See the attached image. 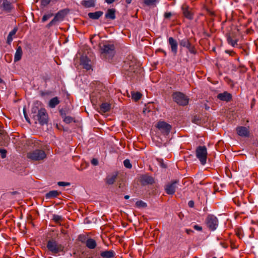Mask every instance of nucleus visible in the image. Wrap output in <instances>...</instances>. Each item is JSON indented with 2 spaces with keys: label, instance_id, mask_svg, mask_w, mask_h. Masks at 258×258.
Listing matches in <instances>:
<instances>
[{
  "label": "nucleus",
  "instance_id": "f257e3e1",
  "mask_svg": "<svg viewBox=\"0 0 258 258\" xmlns=\"http://www.w3.org/2000/svg\"><path fill=\"white\" fill-rule=\"evenodd\" d=\"M101 56L102 58L109 60L111 59L115 54V46L112 44L105 43L102 45H99Z\"/></svg>",
  "mask_w": 258,
  "mask_h": 258
},
{
  "label": "nucleus",
  "instance_id": "f03ea898",
  "mask_svg": "<svg viewBox=\"0 0 258 258\" xmlns=\"http://www.w3.org/2000/svg\"><path fill=\"white\" fill-rule=\"evenodd\" d=\"M46 247L53 255H56L60 252H64V246L61 244H59L53 238H51L48 240Z\"/></svg>",
  "mask_w": 258,
  "mask_h": 258
},
{
  "label": "nucleus",
  "instance_id": "7ed1b4c3",
  "mask_svg": "<svg viewBox=\"0 0 258 258\" xmlns=\"http://www.w3.org/2000/svg\"><path fill=\"white\" fill-rule=\"evenodd\" d=\"M173 100L180 106H186L188 104L189 98L184 94L180 92H175L172 95Z\"/></svg>",
  "mask_w": 258,
  "mask_h": 258
},
{
  "label": "nucleus",
  "instance_id": "20e7f679",
  "mask_svg": "<svg viewBox=\"0 0 258 258\" xmlns=\"http://www.w3.org/2000/svg\"><path fill=\"white\" fill-rule=\"evenodd\" d=\"M33 118L35 120L38 121L41 125L46 124L48 123V114L44 108L40 109L36 114L33 115ZM35 123H37V122L35 121Z\"/></svg>",
  "mask_w": 258,
  "mask_h": 258
},
{
  "label": "nucleus",
  "instance_id": "39448f33",
  "mask_svg": "<svg viewBox=\"0 0 258 258\" xmlns=\"http://www.w3.org/2000/svg\"><path fill=\"white\" fill-rule=\"evenodd\" d=\"M27 157L33 161H41L46 157V154L44 151L36 149L28 153Z\"/></svg>",
  "mask_w": 258,
  "mask_h": 258
},
{
  "label": "nucleus",
  "instance_id": "423d86ee",
  "mask_svg": "<svg viewBox=\"0 0 258 258\" xmlns=\"http://www.w3.org/2000/svg\"><path fill=\"white\" fill-rule=\"evenodd\" d=\"M197 158L200 160L202 165L206 164L207 158V150L205 146H198L196 151Z\"/></svg>",
  "mask_w": 258,
  "mask_h": 258
},
{
  "label": "nucleus",
  "instance_id": "0eeeda50",
  "mask_svg": "<svg viewBox=\"0 0 258 258\" xmlns=\"http://www.w3.org/2000/svg\"><path fill=\"white\" fill-rule=\"evenodd\" d=\"M69 11L68 9H63L58 11L55 14L54 18L47 25L46 27L49 28L53 25H56L57 22L63 20Z\"/></svg>",
  "mask_w": 258,
  "mask_h": 258
},
{
  "label": "nucleus",
  "instance_id": "6e6552de",
  "mask_svg": "<svg viewBox=\"0 0 258 258\" xmlns=\"http://www.w3.org/2000/svg\"><path fill=\"white\" fill-rule=\"evenodd\" d=\"M156 127L160 131V132L164 135L167 136L169 134L172 126L164 121H159Z\"/></svg>",
  "mask_w": 258,
  "mask_h": 258
},
{
  "label": "nucleus",
  "instance_id": "1a4fd4ad",
  "mask_svg": "<svg viewBox=\"0 0 258 258\" xmlns=\"http://www.w3.org/2000/svg\"><path fill=\"white\" fill-rule=\"evenodd\" d=\"M206 223L209 229L212 231L215 230L218 225V219L213 215H209L207 216Z\"/></svg>",
  "mask_w": 258,
  "mask_h": 258
},
{
  "label": "nucleus",
  "instance_id": "9d476101",
  "mask_svg": "<svg viewBox=\"0 0 258 258\" xmlns=\"http://www.w3.org/2000/svg\"><path fill=\"white\" fill-rule=\"evenodd\" d=\"M179 43L181 47L186 48L190 53L194 54L197 53L195 46L191 43L188 39L185 38L181 39L179 40Z\"/></svg>",
  "mask_w": 258,
  "mask_h": 258
},
{
  "label": "nucleus",
  "instance_id": "9b49d317",
  "mask_svg": "<svg viewBox=\"0 0 258 258\" xmlns=\"http://www.w3.org/2000/svg\"><path fill=\"white\" fill-rule=\"evenodd\" d=\"M179 181L178 179H175L171 181L170 182L168 183L165 186V190L168 195H173L179 185Z\"/></svg>",
  "mask_w": 258,
  "mask_h": 258
},
{
  "label": "nucleus",
  "instance_id": "f8f14e48",
  "mask_svg": "<svg viewBox=\"0 0 258 258\" xmlns=\"http://www.w3.org/2000/svg\"><path fill=\"white\" fill-rule=\"evenodd\" d=\"M140 181L143 185L152 184L155 180L153 177L147 174L142 175L140 176Z\"/></svg>",
  "mask_w": 258,
  "mask_h": 258
},
{
  "label": "nucleus",
  "instance_id": "ddd939ff",
  "mask_svg": "<svg viewBox=\"0 0 258 258\" xmlns=\"http://www.w3.org/2000/svg\"><path fill=\"white\" fill-rule=\"evenodd\" d=\"M181 9L183 15L186 18L189 20H192L193 19V13L191 10H190V8L186 4H183L182 6Z\"/></svg>",
  "mask_w": 258,
  "mask_h": 258
},
{
  "label": "nucleus",
  "instance_id": "4468645a",
  "mask_svg": "<svg viewBox=\"0 0 258 258\" xmlns=\"http://www.w3.org/2000/svg\"><path fill=\"white\" fill-rule=\"evenodd\" d=\"M236 132L237 134L243 137H248L249 135V131L248 127L245 126H238L236 127Z\"/></svg>",
  "mask_w": 258,
  "mask_h": 258
},
{
  "label": "nucleus",
  "instance_id": "2eb2a0df",
  "mask_svg": "<svg viewBox=\"0 0 258 258\" xmlns=\"http://www.w3.org/2000/svg\"><path fill=\"white\" fill-rule=\"evenodd\" d=\"M90 60L86 56L82 55L80 58V64L83 68L88 71L91 69V65L90 63Z\"/></svg>",
  "mask_w": 258,
  "mask_h": 258
},
{
  "label": "nucleus",
  "instance_id": "dca6fc26",
  "mask_svg": "<svg viewBox=\"0 0 258 258\" xmlns=\"http://www.w3.org/2000/svg\"><path fill=\"white\" fill-rule=\"evenodd\" d=\"M168 43L171 47V51L174 55L177 53L178 43L177 41L173 37H170L168 38Z\"/></svg>",
  "mask_w": 258,
  "mask_h": 258
},
{
  "label": "nucleus",
  "instance_id": "f3484780",
  "mask_svg": "<svg viewBox=\"0 0 258 258\" xmlns=\"http://www.w3.org/2000/svg\"><path fill=\"white\" fill-rule=\"evenodd\" d=\"M217 98L221 101L229 102L232 99V95L227 91L219 93L217 95Z\"/></svg>",
  "mask_w": 258,
  "mask_h": 258
},
{
  "label": "nucleus",
  "instance_id": "a211bd4d",
  "mask_svg": "<svg viewBox=\"0 0 258 258\" xmlns=\"http://www.w3.org/2000/svg\"><path fill=\"white\" fill-rule=\"evenodd\" d=\"M117 177V173H113L111 175H108L105 178V182L108 185L113 184L116 181Z\"/></svg>",
  "mask_w": 258,
  "mask_h": 258
},
{
  "label": "nucleus",
  "instance_id": "6ab92c4d",
  "mask_svg": "<svg viewBox=\"0 0 258 258\" xmlns=\"http://www.w3.org/2000/svg\"><path fill=\"white\" fill-rule=\"evenodd\" d=\"M2 7L3 8V10L7 12H10L13 8L12 3L8 0L4 1Z\"/></svg>",
  "mask_w": 258,
  "mask_h": 258
},
{
  "label": "nucleus",
  "instance_id": "aec40b11",
  "mask_svg": "<svg viewBox=\"0 0 258 258\" xmlns=\"http://www.w3.org/2000/svg\"><path fill=\"white\" fill-rule=\"evenodd\" d=\"M81 4L85 8L94 7L95 6V0H83L81 2Z\"/></svg>",
  "mask_w": 258,
  "mask_h": 258
},
{
  "label": "nucleus",
  "instance_id": "412c9836",
  "mask_svg": "<svg viewBox=\"0 0 258 258\" xmlns=\"http://www.w3.org/2000/svg\"><path fill=\"white\" fill-rule=\"evenodd\" d=\"M115 252L112 250H106L101 252L100 256L102 258H113Z\"/></svg>",
  "mask_w": 258,
  "mask_h": 258
},
{
  "label": "nucleus",
  "instance_id": "4be33fe9",
  "mask_svg": "<svg viewBox=\"0 0 258 258\" xmlns=\"http://www.w3.org/2000/svg\"><path fill=\"white\" fill-rule=\"evenodd\" d=\"M115 10L114 9H109L105 14V17L106 19L114 20L115 19Z\"/></svg>",
  "mask_w": 258,
  "mask_h": 258
},
{
  "label": "nucleus",
  "instance_id": "5701e85b",
  "mask_svg": "<svg viewBox=\"0 0 258 258\" xmlns=\"http://www.w3.org/2000/svg\"><path fill=\"white\" fill-rule=\"evenodd\" d=\"M103 14L102 11H97L94 13H89L88 15L89 18L93 20H97Z\"/></svg>",
  "mask_w": 258,
  "mask_h": 258
},
{
  "label": "nucleus",
  "instance_id": "b1692460",
  "mask_svg": "<svg viewBox=\"0 0 258 258\" xmlns=\"http://www.w3.org/2000/svg\"><path fill=\"white\" fill-rule=\"evenodd\" d=\"M23 51L22 48L20 46H18L17 48L16 52L15 54L14 61L17 62L19 61L22 57Z\"/></svg>",
  "mask_w": 258,
  "mask_h": 258
},
{
  "label": "nucleus",
  "instance_id": "393cba45",
  "mask_svg": "<svg viewBox=\"0 0 258 258\" xmlns=\"http://www.w3.org/2000/svg\"><path fill=\"white\" fill-rule=\"evenodd\" d=\"M60 192L57 190H51L45 194L46 199H51L56 198L59 195Z\"/></svg>",
  "mask_w": 258,
  "mask_h": 258
},
{
  "label": "nucleus",
  "instance_id": "a878e982",
  "mask_svg": "<svg viewBox=\"0 0 258 258\" xmlns=\"http://www.w3.org/2000/svg\"><path fill=\"white\" fill-rule=\"evenodd\" d=\"M86 246L90 249H94L96 246V242L92 238H88L86 241Z\"/></svg>",
  "mask_w": 258,
  "mask_h": 258
},
{
  "label": "nucleus",
  "instance_id": "bb28decb",
  "mask_svg": "<svg viewBox=\"0 0 258 258\" xmlns=\"http://www.w3.org/2000/svg\"><path fill=\"white\" fill-rule=\"evenodd\" d=\"M110 104L107 103V102H104L102 103L100 105V110L102 112H106L108 111H109L110 109Z\"/></svg>",
  "mask_w": 258,
  "mask_h": 258
},
{
  "label": "nucleus",
  "instance_id": "cd10ccee",
  "mask_svg": "<svg viewBox=\"0 0 258 258\" xmlns=\"http://www.w3.org/2000/svg\"><path fill=\"white\" fill-rule=\"evenodd\" d=\"M60 101L57 97H53L51 99L49 102V106L50 108H54L55 106L59 103Z\"/></svg>",
  "mask_w": 258,
  "mask_h": 258
},
{
  "label": "nucleus",
  "instance_id": "c85d7f7f",
  "mask_svg": "<svg viewBox=\"0 0 258 258\" xmlns=\"http://www.w3.org/2000/svg\"><path fill=\"white\" fill-rule=\"evenodd\" d=\"M132 98L135 101H137L140 100L142 96V94L139 92H132Z\"/></svg>",
  "mask_w": 258,
  "mask_h": 258
},
{
  "label": "nucleus",
  "instance_id": "c756f323",
  "mask_svg": "<svg viewBox=\"0 0 258 258\" xmlns=\"http://www.w3.org/2000/svg\"><path fill=\"white\" fill-rule=\"evenodd\" d=\"M227 37V40L228 41V43L230 44H231L232 46H235L236 44H237V40H233L230 34H227L226 35Z\"/></svg>",
  "mask_w": 258,
  "mask_h": 258
},
{
  "label": "nucleus",
  "instance_id": "7c9ffc66",
  "mask_svg": "<svg viewBox=\"0 0 258 258\" xmlns=\"http://www.w3.org/2000/svg\"><path fill=\"white\" fill-rule=\"evenodd\" d=\"M136 205L139 208H146L147 206V204L142 201H137Z\"/></svg>",
  "mask_w": 258,
  "mask_h": 258
},
{
  "label": "nucleus",
  "instance_id": "2f4dec72",
  "mask_svg": "<svg viewBox=\"0 0 258 258\" xmlns=\"http://www.w3.org/2000/svg\"><path fill=\"white\" fill-rule=\"evenodd\" d=\"M52 16H53L52 13L45 14L42 18V22H44L46 21L47 20H48L49 18H50Z\"/></svg>",
  "mask_w": 258,
  "mask_h": 258
},
{
  "label": "nucleus",
  "instance_id": "473e14b6",
  "mask_svg": "<svg viewBox=\"0 0 258 258\" xmlns=\"http://www.w3.org/2000/svg\"><path fill=\"white\" fill-rule=\"evenodd\" d=\"M123 165L126 168L128 169L131 168L132 167V165L128 159H125V160H124Z\"/></svg>",
  "mask_w": 258,
  "mask_h": 258
},
{
  "label": "nucleus",
  "instance_id": "72a5a7b5",
  "mask_svg": "<svg viewBox=\"0 0 258 258\" xmlns=\"http://www.w3.org/2000/svg\"><path fill=\"white\" fill-rule=\"evenodd\" d=\"M73 118L70 116H65L63 118V121L66 123H71L72 122H73Z\"/></svg>",
  "mask_w": 258,
  "mask_h": 258
},
{
  "label": "nucleus",
  "instance_id": "f704fd0d",
  "mask_svg": "<svg viewBox=\"0 0 258 258\" xmlns=\"http://www.w3.org/2000/svg\"><path fill=\"white\" fill-rule=\"evenodd\" d=\"M192 122L195 124H199L201 123V119L199 116H195L192 119Z\"/></svg>",
  "mask_w": 258,
  "mask_h": 258
},
{
  "label": "nucleus",
  "instance_id": "c9c22d12",
  "mask_svg": "<svg viewBox=\"0 0 258 258\" xmlns=\"http://www.w3.org/2000/svg\"><path fill=\"white\" fill-rule=\"evenodd\" d=\"M61 217L58 215H53L52 219L55 221V222L58 223L60 220L61 219Z\"/></svg>",
  "mask_w": 258,
  "mask_h": 258
},
{
  "label": "nucleus",
  "instance_id": "e433bc0d",
  "mask_svg": "<svg viewBox=\"0 0 258 258\" xmlns=\"http://www.w3.org/2000/svg\"><path fill=\"white\" fill-rule=\"evenodd\" d=\"M7 151L5 149H0V155L2 158L4 159L6 157Z\"/></svg>",
  "mask_w": 258,
  "mask_h": 258
},
{
  "label": "nucleus",
  "instance_id": "4c0bfd02",
  "mask_svg": "<svg viewBox=\"0 0 258 258\" xmlns=\"http://www.w3.org/2000/svg\"><path fill=\"white\" fill-rule=\"evenodd\" d=\"M157 0H144V3L147 6L153 5Z\"/></svg>",
  "mask_w": 258,
  "mask_h": 258
},
{
  "label": "nucleus",
  "instance_id": "58836bf2",
  "mask_svg": "<svg viewBox=\"0 0 258 258\" xmlns=\"http://www.w3.org/2000/svg\"><path fill=\"white\" fill-rule=\"evenodd\" d=\"M58 185L61 186H69L71 183L68 182L59 181L57 183Z\"/></svg>",
  "mask_w": 258,
  "mask_h": 258
},
{
  "label": "nucleus",
  "instance_id": "ea45409f",
  "mask_svg": "<svg viewBox=\"0 0 258 258\" xmlns=\"http://www.w3.org/2000/svg\"><path fill=\"white\" fill-rule=\"evenodd\" d=\"M51 0H41V5L45 7L47 6L50 2Z\"/></svg>",
  "mask_w": 258,
  "mask_h": 258
},
{
  "label": "nucleus",
  "instance_id": "a19ab883",
  "mask_svg": "<svg viewBox=\"0 0 258 258\" xmlns=\"http://www.w3.org/2000/svg\"><path fill=\"white\" fill-rule=\"evenodd\" d=\"M157 160L158 161L160 165L163 167V168H166V165L164 163L163 159H158Z\"/></svg>",
  "mask_w": 258,
  "mask_h": 258
},
{
  "label": "nucleus",
  "instance_id": "79ce46f5",
  "mask_svg": "<svg viewBox=\"0 0 258 258\" xmlns=\"http://www.w3.org/2000/svg\"><path fill=\"white\" fill-rule=\"evenodd\" d=\"M23 113H24V117L26 120V121L29 122V123H30V119L29 118L27 114V113H26V110L25 108H24L23 109Z\"/></svg>",
  "mask_w": 258,
  "mask_h": 258
},
{
  "label": "nucleus",
  "instance_id": "37998d69",
  "mask_svg": "<svg viewBox=\"0 0 258 258\" xmlns=\"http://www.w3.org/2000/svg\"><path fill=\"white\" fill-rule=\"evenodd\" d=\"M17 31V28H15L13 30H12L9 34V35L13 36V35H15Z\"/></svg>",
  "mask_w": 258,
  "mask_h": 258
},
{
  "label": "nucleus",
  "instance_id": "c03bdc74",
  "mask_svg": "<svg viewBox=\"0 0 258 258\" xmlns=\"http://www.w3.org/2000/svg\"><path fill=\"white\" fill-rule=\"evenodd\" d=\"M194 228L198 231H202V227L201 226H199L198 225H195L194 226Z\"/></svg>",
  "mask_w": 258,
  "mask_h": 258
},
{
  "label": "nucleus",
  "instance_id": "a18cd8bd",
  "mask_svg": "<svg viewBox=\"0 0 258 258\" xmlns=\"http://www.w3.org/2000/svg\"><path fill=\"white\" fill-rule=\"evenodd\" d=\"M12 40H13V36H11L8 35V37H7V43L9 44H10L11 42L12 41Z\"/></svg>",
  "mask_w": 258,
  "mask_h": 258
},
{
  "label": "nucleus",
  "instance_id": "49530a36",
  "mask_svg": "<svg viewBox=\"0 0 258 258\" xmlns=\"http://www.w3.org/2000/svg\"><path fill=\"white\" fill-rule=\"evenodd\" d=\"M172 16V14L170 12H166L164 14V17L166 19H169Z\"/></svg>",
  "mask_w": 258,
  "mask_h": 258
},
{
  "label": "nucleus",
  "instance_id": "de8ad7c7",
  "mask_svg": "<svg viewBox=\"0 0 258 258\" xmlns=\"http://www.w3.org/2000/svg\"><path fill=\"white\" fill-rule=\"evenodd\" d=\"M39 109H38V108L36 106H34L32 108V110H31V111H32V113H35L37 112V111L38 112V110Z\"/></svg>",
  "mask_w": 258,
  "mask_h": 258
},
{
  "label": "nucleus",
  "instance_id": "09e8293b",
  "mask_svg": "<svg viewBox=\"0 0 258 258\" xmlns=\"http://www.w3.org/2000/svg\"><path fill=\"white\" fill-rule=\"evenodd\" d=\"M194 205H195V202L192 200L189 201L188 203V206L190 208H193L194 207Z\"/></svg>",
  "mask_w": 258,
  "mask_h": 258
},
{
  "label": "nucleus",
  "instance_id": "8fccbe9b",
  "mask_svg": "<svg viewBox=\"0 0 258 258\" xmlns=\"http://www.w3.org/2000/svg\"><path fill=\"white\" fill-rule=\"evenodd\" d=\"M225 52V53L229 54L231 55H233L234 54H235V52L232 50H226Z\"/></svg>",
  "mask_w": 258,
  "mask_h": 258
},
{
  "label": "nucleus",
  "instance_id": "3c124183",
  "mask_svg": "<svg viewBox=\"0 0 258 258\" xmlns=\"http://www.w3.org/2000/svg\"><path fill=\"white\" fill-rule=\"evenodd\" d=\"M185 232L187 234H191V233H194V231L189 229H186L185 230Z\"/></svg>",
  "mask_w": 258,
  "mask_h": 258
},
{
  "label": "nucleus",
  "instance_id": "603ef678",
  "mask_svg": "<svg viewBox=\"0 0 258 258\" xmlns=\"http://www.w3.org/2000/svg\"><path fill=\"white\" fill-rule=\"evenodd\" d=\"M91 163L92 164L96 165L98 164V161L96 159H93L91 161Z\"/></svg>",
  "mask_w": 258,
  "mask_h": 258
},
{
  "label": "nucleus",
  "instance_id": "864d4df0",
  "mask_svg": "<svg viewBox=\"0 0 258 258\" xmlns=\"http://www.w3.org/2000/svg\"><path fill=\"white\" fill-rule=\"evenodd\" d=\"M94 93H92L91 95H90V98H91V100L92 101V102H93V101L95 100V99L94 98Z\"/></svg>",
  "mask_w": 258,
  "mask_h": 258
},
{
  "label": "nucleus",
  "instance_id": "5fc2aeb1",
  "mask_svg": "<svg viewBox=\"0 0 258 258\" xmlns=\"http://www.w3.org/2000/svg\"><path fill=\"white\" fill-rule=\"evenodd\" d=\"M115 0H105V2L108 4H111L114 2Z\"/></svg>",
  "mask_w": 258,
  "mask_h": 258
},
{
  "label": "nucleus",
  "instance_id": "6e6d98bb",
  "mask_svg": "<svg viewBox=\"0 0 258 258\" xmlns=\"http://www.w3.org/2000/svg\"><path fill=\"white\" fill-rule=\"evenodd\" d=\"M43 79L45 82H46L47 81L49 80V78L48 76H44L43 77Z\"/></svg>",
  "mask_w": 258,
  "mask_h": 258
},
{
  "label": "nucleus",
  "instance_id": "4d7b16f0",
  "mask_svg": "<svg viewBox=\"0 0 258 258\" xmlns=\"http://www.w3.org/2000/svg\"><path fill=\"white\" fill-rule=\"evenodd\" d=\"M59 112H60V115H61V116H63V114H65V113H64V111H63L62 109L60 110H59Z\"/></svg>",
  "mask_w": 258,
  "mask_h": 258
},
{
  "label": "nucleus",
  "instance_id": "13d9d810",
  "mask_svg": "<svg viewBox=\"0 0 258 258\" xmlns=\"http://www.w3.org/2000/svg\"><path fill=\"white\" fill-rule=\"evenodd\" d=\"M221 244L222 245V246L224 247V248H227L228 245L227 244H224V243H221Z\"/></svg>",
  "mask_w": 258,
  "mask_h": 258
},
{
  "label": "nucleus",
  "instance_id": "bf43d9fd",
  "mask_svg": "<svg viewBox=\"0 0 258 258\" xmlns=\"http://www.w3.org/2000/svg\"><path fill=\"white\" fill-rule=\"evenodd\" d=\"M4 133H5V132L4 130H0V135H1L4 136Z\"/></svg>",
  "mask_w": 258,
  "mask_h": 258
},
{
  "label": "nucleus",
  "instance_id": "052dcab7",
  "mask_svg": "<svg viewBox=\"0 0 258 258\" xmlns=\"http://www.w3.org/2000/svg\"><path fill=\"white\" fill-rule=\"evenodd\" d=\"M205 108L206 110H208L209 109L210 107L207 104L205 105Z\"/></svg>",
  "mask_w": 258,
  "mask_h": 258
},
{
  "label": "nucleus",
  "instance_id": "680f3d73",
  "mask_svg": "<svg viewBox=\"0 0 258 258\" xmlns=\"http://www.w3.org/2000/svg\"><path fill=\"white\" fill-rule=\"evenodd\" d=\"M132 1V0H125V2H126L127 4H131V3Z\"/></svg>",
  "mask_w": 258,
  "mask_h": 258
},
{
  "label": "nucleus",
  "instance_id": "e2e57ef3",
  "mask_svg": "<svg viewBox=\"0 0 258 258\" xmlns=\"http://www.w3.org/2000/svg\"><path fill=\"white\" fill-rule=\"evenodd\" d=\"M236 235H237L238 237H239V238H240V235H241V233H240V232H237L236 233Z\"/></svg>",
  "mask_w": 258,
  "mask_h": 258
},
{
  "label": "nucleus",
  "instance_id": "0e129e2a",
  "mask_svg": "<svg viewBox=\"0 0 258 258\" xmlns=\"http://www.w3.org/2000/svg\"><path fill=\"white\" fill-rule=\"evenodd\" d=\"M130 198V196L128 195H126L124 196V199L127 200V199H128Z\"/></svg>",
  "mask_w": 258,
  "mask_h": 258
},
{
  "label": "nucleus",
  "instance_id": "69168bd1",
  "mask_svg": "<svg viewBox=\"0 0 258 258\" xmlns=\"http://www.w3.org/2000/svg\"><path fill=\"white\" fill-rule=\"evenodd\" d=\"M204 34L205 35H206V36H208V37H210V35L208 33H207V32H204Z\"/></svg>",
  "mask_w": 258,
  "mask_h": 258
},
{
  "label": "nucleus",
  "instance_id": "338daca9",
  "mask_svg": "<svg viewBox=\"0 0 258 258\" xmlns=\"http://www.w3.org/2000/svg\"><path fill=\"white\" fill-rule=\"evenodd\" d=\"M159 51H162L164 53L165 55H166V52L165 51H164L163 50L161 49V50H159Z\"/></svg>",
  "mask_w": 258,
  "mask_h": 258
},
{
  "label": "nucleus",
  "instance_id": "774afa93",
  "mask_svg": "<svg viewBox=\"0 0 258 258\" xmlns=\"http://www.w3.org/2000/svg\"><path fill=\"white\" fill-rule=\"evenodd\" d=\"M3 82V80L0 78V83H2Z\"/></svg>",
  "mask_w": 258,
  "mask_h": 258
}]
</instances>
